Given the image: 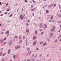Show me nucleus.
<instances>
[{
	"label": "nucleus",
	"mask_w": 61,
	"mask_h": 61,
	"mask_svg": "<svg viewBox=\"0 0 61 61\" xmlns=\"http://www.w3.org/2000/svg\"><path fill=\"white\" fill-rule=\"evenodd\" d=\"M24 18V16H23V15H21L20 16V18H21V20H23Z\"/></svg>",
	"instance_id": "1"
},
{
	"label": "nucleus",
	"mask_w": 61,
	"mask_h": 61,
	"mask_svg": "<svg viewBox=\"0 0 61 61\" xmlns=\"http://www.w3.org/2000/svg\"><path fill=\"white\" fill-rule=\"evenodd\" d=\"M53 15H51V19H53Z\"/></svg>",
	"instance_id": "2"
},
{
	"label": "nucleus",
	"mask_w": 61,
	"mask_h": 61,
	"mask_svg": "<svg viewBox=\"0 0 61 61\" xmlns=\"http://www.w3.org/2000/svg\"><path fill=\"white\" fill-rule=\"evenodd\" d=\"M9 33V31H7L5 33V34H8Z\"/></svg>",
	"instance_id": "3"
},
{
	"label": "nucleus",
	"mask_w": 61,
	"mask_h": 61,
	"mask_svg": "<svg viewBox=\"0 0 61 61\" xmlns=\"http://www.w3.org/2000/svg\"><path fill=\"white\" fill-rule=\"evenodd\" d=\"M51 31H53V32H55V30H53V29H52L51 30Z\"/></svg>",
	"instance_id": "4"
},
{
	"label": "nucleus",
	"mask_w": 61,
	"mask_h": 61,
	"mask_svg": "<svg viewBox=\"0 0 61 61\" xmlns=\"http://www.w3.org/2000/svg\"><path fill=\"white\" fill-rule=\"evenodd\" d=\"M36 9V8H34V9L33 8L32 9H31V11H33L34 10H35Z\"/></svg>",
	"instance_id": "5"
},
{
	"label": "nucleus",
	"mask_w": 61,
	"mask_h": 61,
	"mask_svg": "<svg viewBox=\"0 0 61 61\" xmlns=\"http://www.w3.org/2000/svg\"><path fill=\"white\" fill-rule=\"evenodd\" d=\"M36 43V42H34L33 43V45L34 46L35 45Z\"/></svg>",
	"instance_id": "6"
},
{
	"label": "nucleus",
	"mask_w": 61,
	"mask_h": 61,
	"mask_svg": "<svg viewBox=\"0 0 61 61\" xmlns=\"http://www.w3.org/2000/svg\"><path fill=\"white\" fill-rule=\"evenodd\" d=\"M44 26H45V28H46L47 27V25L46 24H44Z\"/></svg>",
	"instance_id": "7"
},
{
	"label": "nucleus",
	"mask_w": 61,
	"mask_h": 61,
	"mask_svg": "<svg viewBox=\"0 0 61 61\" xmlns=\"http://www.w3.org/2000/svg\"><path fill=\"white\" fill-rule=\"evenodd\" d=\"M42 25V24L41 23L40 24V28L41 27Z\"/></svg>",
	"instance_id": "8"
},
{
	"label": "nucleus",
	"mask_w": 61,
	"mask_h": 61,
	"mask_svg": "<svg viewBox=\"0 0 61 61\" xmlns=\"http://www.w3.org/2000/svg\"><path fill=\"white\" fill-rule=\"evenodd\" d=\"M35 38H36V37L35 36L33 37V39L34 40H35Z\"/></svg>",
	"instance_id": "9"
},
{
	"label": "nucleus",
	"mask_w": 61,
	"mask_h": 61,
	"mask_svg": "<svg viewBox=\"0 0 61 61\" xmlns=\"http://www.w3.org/2000/svg\"><path fill=\"white\" fill-rule=\"evenodd\" d=\"M31 51H29V52H28V53L29 54H31Z\"/></svg>",
	"instance_id": "10"
},
{
	"label": "nucleus",
	"mask_w": 61,
	"mask_h": 61,
	"mask_svg": "<svg viewBox=\"0 0 61 61\" xmlns=\"http://www.w3.org/2000/svg\"><path fill=\"white\" fill-rule=\"evenodd\" d=\"M43 43V41L42 42H40V44H42Z\"/></svg>",
	"instance_id": "11"
},
{
	"label": "nucleus",
	"mask_w": 61,
	"mask_h": 61,
	"mask_svg": "<svg viewBox=\"0 0 61 61\" xmlns=\"http://www.w3.org/2000/svg\"><path fill=\"white\" fill-rule=\"evenodd\" d=\"M26 38V37H25V36H24L23 37V39H25Z\"/></svg>",
	"instance_id": "12"
},
{
	"label": "nucleus",
	"mask_w": 61,
	"mask_h": 61,
	"mask_svg": "<svg viewBox=\"0 0 61 61\" xmlns=\"http://www.w3.org/2000/svg\"><path fill=\"white\" fill-rule=\"evenodd\" d=\"M46 43H44L43 44V46H46Z\"/></svg>",
	"instance_id": "13"
},
{
	"label": "nucleus",
	"mask_w": 61,
	"mask_h": 61,
	"mask_svg": "<svg viewBox=\"0 0 61 61\" xmlns=\"http://www.w3.org/2000/svg\"><path fill=\"white\" fill-rule=\"evenodd\" d=\"M29 31V29H27L26 30V32H28Z\"/></svg>",
	"instance_id": "14"
},
{
	"label": "nucleus",
	"mask_w": 61,
	"mask_h": 61,
	"mask_svg": "<svg viewBox=\"0 0 61 61\" xmlns=\"http://www.w3.org/2000/svg\"><path fill=\"white\" fill-rule=\"evenodd\" d=\"M10 50L9 49V50H8V54H9L10 53Z\"/></svg>",
	"instance_id": "15"
},
{
	"label": "nucleus",
	"mask_w": 61,
	"mask_h": 61,
	"mask_svg": "<svg viewBox=\"0 0 61 61\" xmlns=\"http://www.w3.org/2000/svg\"><path fill=\"white\" fill-rule=\"evenodd\" d=\"M61 35H60V36H58V38H60V37H61Z\"/></svg>",
	"instance_id": "16"
},
{
	"label": "nucleus",
	"mask_w": 61,
	"mask_h": 61,
	"mask_svg": "<svg viewBox=\"0 0 61 61\" xmlns=\"http://www.w3.org/2000/svg\"><path fill=\"white\" fill-rule=\"evenodd\" d=\"M25 1L26 3H27L28 2V1L27 0H25Z\"/></svg>",
	"instance_id": "17"
},
{
	"label": "nucleus",
	"mask_w": 61,
	"mask_h": 61,
	"mask_svg": "<svg viewBox=\"0 0 61 61\" xmlns=\"http://www.w3.org/2000/svg\"><path fill=\"white\" fill-rule=\"evenodd\" d=\"M17 47L18 48H20V46H17Z\"/></svg>",
	"instance_id": "18"
},
{
	"label": "nucleus",
	"mask_w": 61,
	"mask_h": 61,
	"mask_svg": "<svg viewBox=\"0 0 61 61\" xmlns=\"http://www.w3.org/2000/svg\"><path fill=\"white\" fill-rule=\"evenodd\" d=\"M28 49V50H30V48H28V49Z\"/></svg>",
	"instance_id": "19"
},
{
	"label": "nucleus",
	"mask_w": 61,
	"mask_h": 61,
	"mask_svg": "<svg viewBox=\"0 0 61 61\" xmlns=\"http://www.w3.org/2000/svg\"><path fill=\"white\" fill-rule=\"evenodd\" d=\"M12 15H13L12 14H11L10 15V16H9V17H11L12 16Z\"/></svg>",
	"instance_id": "20"
},
{
	"label": "nucleus",
	"mask_w": 61,
	"mask_h": 61,
	"mask_svg": "<svg viewBox=\"0 0 61 61\" xmlns=\"http://www.w3.org/2000/svg\"><path fill=\"white\" fill-rule=\"evenodd\" d=\"M28 23H29L30 22V20H28L27 21Z\"/></svg>",
	"instance_id": "21"
},
{
	"label": "nucleus",
	"mask_w": 61,
	"mask_h": 61,
	"mask_svg": "<svg viewBox=\"0 0 61 61\" xmlns=\"http://www.w3.org/2000/svg\"><path fill=\"white\" fill-rule=\"evenodd\" d=\"M2 55V52H1L0 53V56H1Z\"/></svg>",
	"instance_id": "22"
},
{
	"label": "nucleus",
	"mask_w": 61,
	"mask_h": 61,
	"mask_svg": "<svg viewBox=\"0 0 61 61\" xmlns=\"http://www.w3.org/2000/svg\"><path fill=\"white\" fill-rule=\"evenodd\" d=\"M46 13H48L49 11L47 10H46Z\"/></svg>",
	"instance_id": "23"
},
{
	"label": "nucleus",
	"mask_w": 61,
	"mask_h": 61,
	"mask_svg": "<svg viewBox=\"0 0 61 61\" xmlns=\"http://www.w3.org/2000/svg\"><path fill=\"white\" fill-rule=\"evenodd\" d=\"M32 61H34V58H32Z\"/></svg>",
	"instance_id": "24"
},
{
	"label": "nucleus",
	"mask_w": 61,
	"mask_h": 61,
	"mask_svg": "<svg viewBox=\"0 0 61 61\" xmlns=\"http://www.w3.org/2000/svg\"><path fill=\"white\" fill-rule=\"evenodd\" d=\"M37 31L36 30V31H35V33H36V34H37Z\"/></svg>",
	"instance_id": "25"
},
{
	"label": "nucleus",
	"mask_w": 61,
	"mask_h": 61,
	"mask_svg": "<svg viewBox=\"0 0 61 61\" xmlns=\"http://www.w3.org/2000/svg\"><path fill=\"white\" fill-rule=\"evenodd\" d=\"M50 34L51 35H53V34H54L53 33H51Z\"/></svg>",
	"instance_id": "26"
},
{
	"label": "nucleus",
	"mask_w": 61,
	"mask_h": 61,
	"mask_svg": "<svg viewBox=\"0 0 61 61\" xmlns=\"http://www.w3.org/2000/svg\"><path fill=\"white\" fill-rule=\"evenodd\" d=\"M21 38H22L20 36L19 37V38L20 39Z\"/></svg>",
	"instance_id": "27"
},
{
	"label": "nucleus",
	"mask_w": 61,
	"mask_h": 61,
	"mask_svg": "<svg viewBox=\"0 0 61 61\" xmlns=\"http://www.w3.org/2000/svg\"><path fill=\"white\" fill-rule=\"evenodd\" d=\"M6 11H7V12H8V11H10V9H9L8 10H6Z\"/></svg>",
	"instance_id": "28"
},
{
	"label": "nucleus",
	"mask_w": 61,
	"mask_h": 61,
	"mask_svg": "<svg viewBox=\"0 0 61 61\" xmlns=\"http://www.w3.org/2000/svg\"><path fill=\"white\" fill-rule=\"evenodd\" d=\"M26 43H27V39H26Z\"/></svg>",
	"instance_id": "29"
},
{
	"label": "nucleus",
	"mask_w": 61,
	"mask_h": 61,
	"mask_svg": "<svg viewBox=\"0 0 61 61\" xmlns=\"http://www.w3.org/2000/svg\"><path fill=\"white\" fill-rule=\"evenodd\" d=\"M5 15H7V13L5 12Z\"/></svg>",
	"instance_id": "30"
},
{
	"label": "nucleus",
	"mask_w": 61,
	"mask_h": 61,
	"mask_svg": "<svg viewBox=\"0 0 61 61\" xmlns=\"http://www.w3.org/2000/svg\"><path fill=\"white\" fill-rule=\"evenodd\" d=\"M2 61H4V58L2 59Z\"/></svg>",
	"instance_id": "31"
},
{
	"label": "nucleus",
	"mask_w": 61,
	"mask_h": 61,
	"mask_svg": "<svg viewBox=\"0 0 61 61\" xmlns=\"http://www.w3.org/2000/svg\"><path fill=\"white\" fill-rule=\"evenodd\" d=\"M13 58H15V55H14V56H13Z\"/></svg>",
	"instance_id": "32"
},
{
	"label": "nucleus",
	"mask_w": 61,
	"mask_h": 61,
	"mask_svg": "<svg viewBox=\"0 0 61 61\" xmlns=\"http://www.w3.org/2000/svg\"><path fill=\"white\" fill-rule=\"evenodd\" d=\"M55 28H56V27H55V26H54L53 27V29H55Z\"/></svg>",
	"instance_id": "33"
},
{
	"label": "nucleus",
	"mask_w": 61,
	"mask_h": 61,
	"mask_svg": "<svg viewBox=\"0 0 61 61\" xmlns=\"http://www.w3.org/2000/svg\"><path fill=\"white\" fill-rule=\"evenodd\" d=\"M6 38H5L4 39V40H6Z\"/></svg>",
	"instance_id": "34"
},
{
	"label": "nucleus",
	"mask_w": 61,
	"mask_h": 61,
	"mask_svg": "<svg viewBox=\"0 0 61 61\" xmlns=\"http://www.w3.org/2000/svg\"><path fill=\"white\" fill-rule=\"evenodd\" d=\"M4 15V14H2L0 15V16H3Z\"/></svg>",
	"instance_id": "35"
},
{
	"label": "nucleus",
	"mask_w": 61,
	"mask_h": 61,
	"mask_svg": "<svg viewBox=\"0 0 61 61\" xmlns=\"http://www.w3.org/2000/svg\"><path fill=\"white\" fill-rule=\"evenodd\" d=\"M3 50V48H1V51H2V50Z\"/></svg>",
	"instance_id": "36"
},
{
	"label": "nucleus",
	"mask_w": 61,
	"mask_h": 61,
	"mask_svg": "<svg viewBox=\"0 0 61 61\" xmlns=\"http://www.w3.org/2000/svg\"><path fill=\"white\" fill-rule=\"evenodd\" d=\"M44 33V32H42V33H41V34L43 35Z\"/></svg>",
	"instance_id": "37"
},
{
	"label": "nucleus",
	"mask_w": 61,
	"mask_h": 61,
	"mask_svg": "<svg viewBox=\"0 0 61 61\" xmlns=\"http://www.w3.org/2000/svg\"><path fill=\"white\" fill-rule=\"evenodd\" d=\"M31 5V8H32L33 7V6L32 5Z\"/></svg>",
	"instance_id": "38"
},
{
	"label": "nucleus",
	"mask_w": 61,
	"mask_h": 61,
	"mask_svg": "<svg viewBox=\"0 0 61 61\" xmlns=\"http://www.w3.org/2000/svg\"><path fill=\"white\" fill-rule=\"evenodd\" d=\"M55 21V20H54L52 21V22H54Z\"/></svg>",
	"instance_id": "39"
},
{
	"label": "nucleus",
	"mask_w": 61,
	"mask_h": 61,
	"mask_svg": "<svg viewBox=\"0 0 61 61\" xmlns=\"http://www.w3.org/2000/svg\"><path fill=\"white\" fill-rule=\"evenodd\" d=\"M51 5H49V7H51Z\"/></svg>",
	"instance_id": "40"
},
{
	"label": "nucleus",
	"mask_w": 61,
	"mask_h": 61,
	"mask_svg": "<svg viewBox=\"0 0 61 61\" xmlns=\"http://www.w3.org/2000/svg\"><path fill=\"white\" fill-rule=\"evenodd\" d=\"M39 31H42V30L41 29H40Z\"/></svg>",
	"instance_id": "41"
},
{
	"label": "nucleus",
	"mask_w": 61,
	"mask_h": 61,
	"mask_svg": "<svg viewBox=\"0 0 61 61\" xmlns=\"http://www.w3.org/2000/svg\"><path fill=\"white\" fill-rule=\"evenodd\" d=\"M30 61V60H27V61Z\"/></svg>",
	"instance_id": "42"
},
{
	"label": "nucleus",
	"mask_w": 61,
	"mask_h": 61,
	"mask_svg": "<svg viewBox=\"0 0 61 61\" xmlns=\"http://www.w3.org/2000/svg\"><path fill=\"white\" fill-rule=\"evenodd\" d=\"M2 5V3H1V2H0V5Z\"/></svg>",
	"instance_id": "43"
},
{
	"label": "nucleus",
	"mask_w": 61,
	"mask_h": 61,
	"mask_svg": "<svg viewBox=\"0 0 61 61\" xmlns=\"http://www.w3.org/2000/svg\"><path fill=\"white\" fill-rule=\"evenodd\" d=\"M4 44H6L5 42H4Z\"/></svg>",
	"instance_id": "44"
},
{
	"label": "nucleus",
	"mask_w": 61,
	"mask_h": 61,
	"mask_svg": "<svg viewBox=\"0 0 61 61\" xmlns=\"http://www.w3.org/2000/svg\"><path fill=\"white\" fill-rule=\"evenodd\" d=\"M56 41H57V40H55V42H56Z\"/></svg>",
	"instance_id": "45"
},
{
	"label": "nucleus",
	"mask_w": 61,
	"mask_h": 61,
	"mask_svg": "<svg viewBox=\"0 0 61 61\" xmlns=\"http://www.w3.org/2000/svg\"><path fill=\"white\" fill-rule=\"evenodd\" d=\"M32 1H33V2H34V3H35V1H34V0H32Z\"/></svg>",
	"instance_id": "46"
},
{
	"label": "nucleus",
	"mask_w": 61,
	"mask_h": 61,
	"mask_svg": "<svg viewBox=\"0 0 61 61\" xmlns=\"http://www.w3.org/2000/svg\"><path fill=\"white\" fill-rule=\"evenodd\" d=\"M22 40H21L20 41V42H22Z\"/></svg>",
	"instance_id": "47"
},
{
	"label": "nucleus",
	"mask_w": 61,
	"mask_h": 61,
	"mask_svg": "<svg viewBox=\"0 0 61 61\" xmlns=\"http://www.w3.org/2000/svg\"><path fill=\"white\" fill-rule=\"evenodd\" d=\"M56 6V5L55 4L54 5V6L55 7Z\"/></svg>",
	"instance_id": "48"
},
{
	"label": "nucleus",
	"mask_w": 61,
	"mask_h": 61,
	"mask_svg": "<svg viewBox=\"0 0 61 61\" xmlns=\"http://www.w3.org/2000/svg\"><path fill=\"white\" fill-rule=\"evenodd\" d=\"M34 13H33L32 15L33 16H34Z\"/></svg>",
	"instance_id": "49"
},
{
	"label": "nucleus",
	"mask_w": 61,
	"mask_h": 61,
	"mask_svg": "<svg viewBox=\"0 0 61 61\" xmlns=\"http://www.w3.org/2000/svg\"><path fill=\"white\" fill-rule=\"evenodd\" d=\"M27 26H28V25H29L28 24V23H27Z\"/></svg>",
	"instance_id": "50"
},
{
	"label": "nucleus",
	"mask_w": 61,
	"mask_h": 61,
	"mask_svg": "<svg viewBox=\"0 0 61 61\" xmlns=\"http://www.w3.org/2000/svg\"><path fill=\"white\" fill-rule=\"evenodd\" d=\"M61 15H60L59 16V17H61Z\"/></svg>",
	"instance_id": "51"
},
{
	"label": "nucleus",
	"mask_w": 61,
	"mask_h": 61,
	"mask_svg": "<svg viewBox=\"0 0 61 61\" xmlns=\"http://www.w3.org/2000/svg\"><path fill=\"white\" fill-rule=\"evenodd\" d=\"M61 23V21H60L59 22V23Z\"/></svg>",
	"instance_id": "52"
},
{
	"label": "nucleus",
	"mask_w": 61,
	"mask_h": 61,
	"mask_svg": "<svg viewBox=\"0 0 61 61\" xmlns=\"http://www.w3.org/2000/svg\"><path fill=\"white\" fill-rule=\"evenodd\" d=\"M8 5V3H7L6 5V6L7 5Z\"/></svg>",
	"instance_id": "53"
},
{
	"label": "nucleus",
	"mask_w": 61,
	"mask_h": 61,
	"mask_svg": "<svg viewBox=\"0 0 61 61\" xmlns=\"http://www.w3.org/2000/svg\"><path fill=\"white\" fill-rule=\"evenodd\" d=\"M40 56H42V55H40Z\"/></svg>",
	"instance_id": "54"
},
{
	"label": "nucleus",
	"mask_w": 61,
	"mask_h": 61,
	"mask_svg": "<svg viewBox=\"0 0 61 61\" xmlns=\"http://www.w3.org/2000/svg\"><path fill=\"white\" fill-rule=\"evenodd\" d=\"M5 55V54H4L2 56H4V55Z\"/></svg>",
	"instance_id": "55"
},
{
	"label": "nucleus",
	"mask_w": 61,
	"mask_h": 61,
	"mask_svg": "<svg viewBox=\"0 0 61 61\" xmlns=\"http://www.w3.org/2000/svg\"><path fill=\"white\" fill-rule=\"evenodd\" d=\"M34 56V55L33 54V56Z\"/></svg>",
	"instance_id": "56"
},
{
	"label": "nucleus",
	"mask_w": 61,
	"mask_h": 61,
	"mask_svg": "<svg viewBox=\"0 0 61 61\" xmlns=\"http://www.w3.org/2000/svg\"><path fill=\"white\" fill-rule=\"evenodd\" d=\"M3 41H1V43H2V42H3Z\"/></svg>",
	"instance_id": "57"
},
{
	"label": "nucleus",
	"mask_w": 61,
	"mask_h": 61,
	"mask_svg": "<svg viewBox=\"0 0 61 61\" xmlns=\"http://www.w3.org/2000/svg\"><path fill=\"white\" fill-rule=\"evenodd\" d=\"M17 38V36H15V38Z\"/></svg>",
	"instance_id": "58"
},
{
	"label": "nucleus",
	"mask_w": 61,
	"mask_h": 61,
	"mask_svg": "<svg viewBox=\"0 0 61 61\" xmlns=\"http://www.w3.org/2000/svg\"><path fill=\"white\" fill-rule=\"evenodd\" d=\"M38 48H37V49H36L37 50H38Z\"/></svg>",
	"instance_id": "59"
},
{
	"label": "nucleus",
	"mask_w": 61,
	"mask_h": 61,
	"mask_svg": "<svg viewBox=\"0 0 61 61\" xmlns=\"http://www.w3.org/2000/svg\"><path fill=\"white\" fill-rule=\"evenodd\" d=\"M23 10H24V9H23V8H22V11H23Z\"/></svg>",
	"instance_id": "60"
},
{
	"label": "nucleus",
	"mask_w": 61,
	"mask_h": 61,
	"mask_svg": "<svg viewBox=\"0 0 61 61\" xmlns=\"http://www.w3.org/2000/svg\"><path fill=\"white\" fill-rule=\"evenodd\" d=\"M26 59H25L24 60V61H26Z\"/></svg>",
	"instance_id": "61"
},
{
	"label": "nucleus",
	"mask_w": 61,
	"mask_h": 61,
	"mask_svg": "<svg viewBox=\"0 0 61 61\" xmlns=\"http://www.w3.org/2000/svg\"><path fill=\"white\" fill-rule=\"evenodd\" d=\"M60 27H61V25H60Z\"/></svg>",
	"instance_id": "62"
},
{
	"label": "nucleus",
	"mask_w": 61,
	"mask_h": 61,
	"mask_svg": "<svg viewBox=\"0 0 61 61\" xmlns=\"http://www.w3.org/2000/svg\"><path fill=\"white\" fill-rule=\"evenodd\" d=\"M60 41H61V39H60Z\"/></svg>",
	"instance_id": "63"
},
{
	"label": "nucleus",
	"mask_w": 61,
	"mask_h": 61,
	"mask_svg": "<svg viewBox=\"0 0 61 61\" xmlns=\"http://www.w3.org/2000/svg\"><path fill=\"white\" fill-rule=\"evenodd\" d=\"M60 11L61 13V10H60Z\"/></svg>",
	"instance_id": "64"
}]
</instances>
